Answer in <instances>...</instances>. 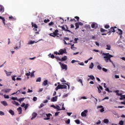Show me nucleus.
I'll return each mask as SVG.
<instances>
[{"instance_id": "62", "label": "nucleus", "mask_w": 125, "mask_h": 125, "mask_svg": "<svg viewBox=\"0 0 125 125\" xmlns=\"http://www.w3.org/2000/svg\"><path fill=\"white\" fill-rule=\"evenodd\" d=\"M97 68H98V69L99 70H102V67L101 66H100V65H98V66H97Z\"/></svg>"}, {"instance_id": "5", "label": "nucleus", "mask_w": 125, "mask_h": 125, "mask_svg": "<svg viewBox=\"0 0 125 125\" xmlns=\"http://www.w3.org/2000/svg\"><path fill=\"white\" fill-rule=\"evenodd\" d=\"M59 63L60 64L61 68H62L63 70H67V64H62V62H59Z\"/></svg>"}, {"instance_id": "42", "label": "nucleus", "mask_w": 125, "mask_h": 125, "mask_svg": "<svg viewBox=\"0 0 125 125\" xmlns=\"http://www.w3.org/2000/svg\"><path fill=\"white\" fill-rule=\"evenodd\" d=\"M69 94H70V93H67L65 95H63L62 96V98H66V97H68V95H69Z\"/></svg>"}, {"instance_id": "49", "label": "nucleus", "mask_w": 125, "mask_h": 125, "mask_svg": "<svg viewBox=\"0 0 125 125\" xmlns=\"http://www.w3.org/2000/svg\"><path fill=\"white\" fill-rule=\"evenodd\" d=\"M78 23L79 24V26H83V23L82 22H78Z\"/></svg>"}, {"instance_id": "32", "label": "nucleus", "mask_w": 125, "mask_h": 125, "mask_svg": "<svg viewBox=\"0 0 125 125\" xmlns=\"http://www.w3.org/2000/svg\"><path fill=\"white\" fill-rule=\"evenodd\" d=\"M25 100V98H20L17 100V101H19L21 103V102H23V101Z\"/></svg>"}, {"instance_id": "16", "label": "nucleus", "mask_w": 125, "mask_h": 125, "mask_svg": "<svg viewBox=\"0 0 125 125\" xmlns=\"http://www.w3.org/2000/svg\"><path fill=\"white\" fill-rule=\"evenodd\" d=\"M46 116L47 117L44 118V120H50V116H51V114H46Z\"/></svg>"}, {"instance_id": "9", "label": "nucleus", "mask_w": 125, "mask_h": 125, "mask_svg": "<svg viewBox=\"0 0 125 125\" xmlns=\"http://www.w3.org/2000/svg\"><path fill=\"white\" fill-rule=\"evenodd\" d=\"M103 55H105V57H109V58H111V57H114V56L112 55H110L109 53H103Z\"/></svg>"}, {"instance_id": "60", "label": "nucleus", "mask_w": 125, "mask_h": 125, "mask_svg": "<svg viewBox=\"0 0 125 125\" xmlns=\"http://www.w3.org/2000/svg\"><path fill=\"white\" fill-rule=\"evenodd\" d=\"M56 24H60V20H57V21H56Z\"/></svg>"}, {"instance_id": "63", "label": "nucleus", "mask_w": 125, "mask_h": 125, "mask_svg": "<svg viewBox=\"0 0 125 125\" xmlns=\"http://www.w3.org/2000/svg\"><path fill=\"white\" fill-rule=\"evenodd\" d=\"M65 123L67 124V125H69V124H70V119H68V120L66 121Z\"/></svg>"}, {"instance_id": "51", "label": "nucleus", "mask_w": 125, "mask_h": 125, "mask_svg": "<svg viewBox=\"0 0 125 125\" xmlns=\"http://www.w3.org/2000/svg\"><path fill=\"white\" fill-rule=\"evenodd\" d=\"M49 35L51 37H53V38H55V37H56L54 34H53V33H51L49 34Z\"/></svg>"}, {"instance_id": "47", "label": "nucleus", "mask_w": 125, "mask_h": 125, "mask_svg": "<svg viewBox=\"0 0 125 125\" xmlns=\"http://www.w3.org/2000/svg\"><path fill=\"white\" fill-rule=\"evenodd\" d=\"M61 110H66V108H65V107H64V104H62V108H61Z\"/></svg>"}, {"instance_id": "27", "label": "nucleus", "mask_w": 125, "mask_h": 125, "mask_svg": "<svg viewBox=\"0 0 125 125\" xmlns=\"http://www.w3.org/2000/svg\"><path fill=\"white\" fill-rule=\"evenodd\" d=\"M104 87L105 88V90L106 91H108V92H110V90H109V88H107V87H106V83H104Z\"/></svg>"}, {"instance_id": "12", "label": "nucleus", "mask_w": 125, "mask_h": 125, "mask_svg": "<svg viewBox=\"0 0 125 125\" xmlns=\"http://www.w3.org/2000/svg\"><path fill=\"white\" fill-rule=\"evenodd\" d=\"M61 83H65V84H67V85L68 86V89H70V85H69V84L66 83V81H65V80H64V79H62L61 80Z\"/></svg>"}, {"instance_id": "35", "label": "nucleus", "mask_w": 125, "mask_h": 125, "mask_svg": "<svg viewBox=\"0 0 125 125\" xmlns=\"http://www.w3.org/2000/svg\"><path fill=\"white\" fill-rule=\"evenodd\" d=\"M106 49H107V50H110L111 49V45L110 44H107L106 45Z\"/></svg>"}, {"instance_id": "53", "label": "nucleus", "mask_w": 125, "mask_h": 125, "mask_svg": "<svg viewBox=\"0 0 125 125\" xmlns=\"http://www.w3.org/2000/svg\"><path fill=\"white\" fill-rule=\"evenodd\" d=\"M41 82H42V79H37L36 80L37 83H41Z\"/></svg>"}, {"instance_id": "55", "label": "nucleus", "mask_w": 125, "mask_h": 125, "mask_svg": "<svg viewBox=\"0 0 125 125\" xmlns=\"http://www.w3.org/2000/svg\"><path fill=\"white\" fill-rule=\"evenodd\" d=\"M89 78H90V79H95V78L94 77V76H93V75H90L88 76Z\"/></svg>"}, {"instance_id": "33", "label": "nucleus", "mask_w": 125, "mask_h": 125, "mask_svg": "<svg viewBox=\"0 0 125 125\" xmlns=\"http://www.w3.org/2000/svg\"><path fill=\"white\" fill-rule=\"evenodd\" d=\"M9 113H10V114H11V115H12V116L14 115V111L11 109L9 110Z\"/></svg>"}, {"instance_id": "58", "label": "nucleus", "mask_w": 125, "mask_h": 125, "mask_svg": "<svg viewBox=\"0 0 125 125\" xmlns=\"http://www.w3.org/2000/svg\"><path fill=\"white\" fill-rule=\"evenodd\" d=\"M12 100H18V99L17 98V97H12Z\"/></svg>"}, {"instance_id": "64", "label": "nucleus", "mask_w": 125, "mask_h": 125, "mask_svg": "<svg viewBox=\"0 0 125 125\" xmlns=\"http://www.w3.org/2000/svg\"><path fill=\"white\" fill-rule=\"evenodd\" d=\"M33 43H35V41H30L29 42V44H33Z\"/></svg>"}, {"instance_id": "4", "label": "nucleus", "mask_w": 125, "mask_h": 125, "mask_svg": "<svg viewBox=\"0 0 125 125\" xmlns=\"http://www.w3.org/2000/svg\"><path fill=\"white\" fill-rule=\"evenodd\" d=\"M34 73H35V71H32V73L29 72V73H26V76H27L28 77V79L29 78H33V77H35V75H34Z\"/></svg>"}, {"instance_id": "20", "label": "nucleus", "mask_w": 125, "mask_h": 125, "mask_svg": "<svg viewBox=\"0 0 125 125\" xmlns=\"http://www.w3.org/2000/svg\"><path fill=\"white\" fill-rule=\"evenodd\" d=\"M0 19L2 20L3 23L4 24V26H5V19H4V17L0 16Z\"/></svg>"}, {"instance_id": "61", "label": "nucleus", "mask_w": 125, "mask_h": 125, "mask_svg": "<svg viewBox=\"0 0 125 125\" xmlns=\"http://www.w3.org/2000/svg\"><path fill=\"white\" fill-rule=\"evenodd\" d=\"M28 107H29V104H27L24 106L25 110L27 109V108H28Z\"/></svg>"}, {"instance_id": "17", "label": "nucleus", "mask_w": 125, "mask_h": 125, "mask_svg": "<svg viewBox=\"0 0 125 125\" xmlns=\"http://www.w3.org/2000/svg\"><path fill=\"white\" fill-rule=\"evenodd\" d=\"M61 28H62V30L65 31V32H68L69 33H71L70 30H69V29H66V28L64 26H61Z\"/></svg>"}, {"instance_id": "3", "label": "nucleus", "mask_w": 125, "mask_h": 125, "mask_svg": "<svg viewBox=\"0 0 125 125\" xmlns=\"http://www.w3.org/2000/svg\"><path fill=\"white\" fill-rule=\"evenodd\" d=\"M65 88H67V86L66 85L59 84L55 89L56 90H58V89H64Z\"/></svg>"}, {"instance_id": "8", "label": "nucleus", "mask_w": 125, "mask_h": 125, "mask_svg": "<svg viewBox=\"0 0 125 125\" xmlns=\"http://www.w3.org/2000/svg\"><path fill=\"white\" fill-rule=\"evenodd\" d=\"M116 32V30L113 27H111L110 29H108V32H107L108 34H111V33H115Z\"/></svg>"}, {"instance_id": "31", "label": "nucleus", "mask_w": 125, "mask_h": 125, "mask_svg": "<svg viewBox=\"0 0 125 125\" xmlns=\"http://www.w3.org/2000/svg\"><path fill=\"white\" fill-rule=\"evenodd\" d=\"M107 30L104 29H103V28H101V29H100V32H101V33H104V32H107Z\"/></svg>"}, {"instance_id": "57", "label": "nucleus", "mask_w": 125, "mask_h": 125, "mask_svg": "<svg viewBox=\"0 0 125 125\" xmlns=\"http://www.w3.org/2000/svg\"><path fill=\"white\" fill-rule=\"evenodd\" d=\"M33 101H37V100H38V98H37L36 97H34L33 98Z\"/></svg>"}, {"instance_id": "23", "label": "nucleus", "mask_w": 125, "mask_h": 125, "mask_svg": "<svg viewBox=\"0 0 125 125\" xmlns=\"http://www.w3.org/2000/svg\"><path fill=\"white\" fill-rule=\"evenodd\" d=\"M1 104H2L3 106H7L8 105V104H7V102L5 101L1 102Z\"/></svg>"}, {"instance_id": "7", "label": "nucleus", "mask_w": 125, "mask_h": 125, "mask_svg": "<svg viewBox=\"0 0 125 125\" xmlns=\"http://www.w3.org/2000/svg\"><path fill=\"white\" fill-rule=\"evenodd\" d=\"M118 30L117 34L120 36V38L122 39V37H123V30L120 28H118Z\"/></svg>"}, {"instance_id": "44", "label": "nucleus", "mask_w": 125, "mask_h": 125, "mask_svg": "<svg viewBox=\"0 0 125 125\" xmlns=\"http://www.w3.org/2000/svg\"><path fill=\"white\" fill-rule=\"evenodd\" d=\"M55 58H56V59H57V60H59V61H61V59L60 58H59V57H58V56H56L55 57Z\"/></svg>"}, {"instance_id": "43", "label": "nucleus", "mask_w": 125, "mask_h": 125, "mask_svg": "<svg viewBox=\"0 0 125 125\" xmlns=\"http://www.w3.org/2000/svg\"><path fill=\"white\" fill-rule=\"evenodd\" d=\"M4 112L2 111H0V116H4Z\"/></svg>"}, {"instance_id": "19", "label": "nucleus", "mask_w": 125, "mask_h": 125, "mask_svg": "<svg viewBox=\"0 0 125 125\" xmlns=\"http://www.w3.org/2000/svg\"><path fill=\"white\" fill-rule=\"evenodd\" d=\"M32 27H34L35 28V31H38L37 29H38V25L36 23H34L33 22L31 23Z\"/></svg>"}, {"instance_id": "37", "label": "nucleus", "mask_w": 125, "mask_h": 125, "mask_svg": "<svg viewBox=\"0 0 125 125\" xmlns=\"http://www.w3.org/2000/svg\"><path fill=\"white\" fill-rule=\"evenodd\" d=\"M104 124H108L109 120L108 119H105L104 120Z\"/></svg>"}, {"instance_id": "30", "label": "nucleus", "mask_w": 125, "mask_h": 125, "mask_svg": "<svg viewBox=\"0 0 125 125\" xmlns=\"http://www.w3.org/2000/svg\"><path fill=\"white\" fill-rule=\"evenodd\" d=\"M6 76H11V74H12V72H8L7 71H5Z\"/></svg>"}, {"instance_id": "40", "label": "nucleus", "mask_w": 125, "mask_h": 125, "mask_svg": "<svg viewBox=\"0 0 125 125\" xmlns=\"http://www.w3.org/2000/svg\"><path fill=\"white\" fill-rule=\"evenodd\" d=\"M50 55H51L50 58H52V59H54V58H55V56H54V55H53V54L51 55V53H50V54H49L48 56H49Z\"/></svg>"}, {"instance_id": "54", "label": "nucleus", "mask_w": 125, "mask_h": 125, "mask_svg": "<svg viewBox=\"0 0 125 125\" xmlns=\"http://www.w3.org/2000/svg\"><path fill=\"white\" fill-rule=\"evenodd\" d=\"M119 125H124V121H120L119 122Z\"/></svg>"}, {"instance_id": "41", "label": "nucleus", "mask_w": 125, "mask_h": 125, "mask_svg": "<svg viewBox=\"0 0 125 125\" xmlns=\"http://www.w3.org/2000/svg\"><path fill=\"white\" fill-rule=\"evenodd\" d=\"M47 84V80H45L43 82V85H46Z\"/></svg>"}, {"instance_id": "10", "label": "nucleus", "mask_w": 125, "mask_h": 125, "mask_svg": "<svg viewBox=\"0 0 125 125\" xmlns=\"http://www.w3.org/2000/svg\"><path fill=\"white\" fill-rule=\"evenodd\" d=\"M32 118H31V120H34V119H36L37 118V116H38V114L36 112H33L32 114Z\"/></svg>"}, {"instance_id": "18", "label": "nucleus", "mask_w": 125, "mask_h": 125, "mask_svg": "<svg viewBox=\"0 0 125 125\" xmlns=\"http://www.w3.org/2000/svg\"><path fill=\"white\" fill-rule=\"evenodd\" d=\"M67 60V56H64L61 59V62H63V61H66Z\"/></svg>"}, {"instance_id": "46", "label": "nucleus", "mask_w": 125, "mask_h": 125, "mask_svg": "<svg viewBox=\"0 0 125 125\" xmlns=\"http://www.w3.org/2000/svg\"><path fill=\"white\" fill-rule=\"evenodd\" d=\"M104 28H105V29H109V28H110V25H109L108 24H106L104 26Z\"/></svg>"}, {"instance_id": "22", "label": "nucleus", "mask_w": 125, "mask_h": 125, "mask_svg": "<svg viewBox=\"0 0 125 125\" xmlns=\"http://www.w3.org/2000/svg\"><path fill=\"white\" fill-rule=\"evenodd\" d=\"M0 12H4V8L1 5H0Z\"/></svg>"}, {"instance_id": "25", "label": "nucleus", "mask_w": 125, "mask_h": 125, "mask_svg": "<svg viewBox=\"0 0 125 125\" xmlns=\"http://www.w3.org/2000/svg\"><path fill=\"white\" fill-rule=\"evenodd\" d=\"M10 90H11V89H6L2 90L1 91H4V92H5V93H7V92H10Z\"/></svg>"}, {"instance_id": "15", "label": "nucleus", "mask_w": 125, "mask_h": 125, "mask_svg": "<svg viewBox=\"0 0 125 125\" xmlns=\"http://www.w3.org/2000/svg\"><path fill=\"white\" fill-rule=\"evenodd\" d=\"M64 53H65V50L61 49L60 50H59V55H63Z\"/></svg>"}, {"instance_id": "28", "label": "nucleus", "mask_w": 125, "mask_h": 125, "mask_svg": "<svg viewBox=\"0 0 125 125\" xmlns=\"http://www.w3.org/2000/svg\"><path fill=\"white\" fill-rule=\"evenodd\" d=\"M13 104H14V105H16V106H20V104L18 103V102H17L16 101H13L12 102Z\"/></svg>"}, {"instance_id": "45", "label": "nucleus", "mask_w": 125, "mask_h": 125, "mask_svg": "<svg viewBox=\"0 0 125 125\" xmlns=\"http://www.w3.org/2000/svg\"><path fill=\"white\" fill-rule=\"evenodd\" d=\"M4 98H5L6 99H9V96L7 95H4Z\"/></svg>"}, {"instance_id": "52", "label": "nucleus", "mask_w": 125, "mask_h": 125, "mask_svg": "<svg viewBox=\"0 0 125 125\" xmlns=\"http://www.w3.org/2000/svg\"><path fill=\"white\" fill-rule=\"evenodd\" d=\"M52 25H54V22L51 21L50 23H49V26H52Z\"/></svg>"}, {"instance_id": "11", "label": "nucleus", "mask_w": 125, "mask_h": 125, "mask_svg": "<svg viewBox=\"0 0 125 125\" xmlns=\"http://www.w3.org/2000/svg\"><path fill=\"white\" fill-rule=\"evenodd\" d=\"M97 89L99 93H101V90L103 89V87L100 85L97 87Z\"/></svg>"}, {"instance_id": "24", "label": "nucleus", "mask_w": 125, "mask_h": 125, "mask_svg": "<svg viewBox=\"0 0 125 125\" xmlns=\"http://www.w3.org/2000/svg\"><path fill=\"white\" fill-rule=\"evenodd\" d=\"M58 32H59V30H58V29H56L55 32H53V35H54L56 37H59L58 36H57V35H58Z\"/></svg>"}, {"instance_id": "39", "label": "nucleus", "mask_w": 125, "mask_h": 125, "mask_svg": "<svg viewBox=\"0 0 125 125\" xmlns=\"http://www.w3.org/2000/svg\"><path fill=\"white\" fill-rule=\"evenodd\" d=\"M9 19L10 20H12V21H13V20H16V19H15L14 17H12V16H10V17H9Z\"/></svg>"}, {"instance_id": "13", "label": "nucleus", "mask_w": 125, "mask_h": 125, "mask_svg": "<svg viewBox=\"0 0 125 125\" xmlns=\"http://www.w3.org/2000/svg\"><path fill=\"white\" fill-rule=\"evenodd\" d=\"M104 59H107V60H108V61H109V62H110V63H112V64H113V65H114V62H113V61H112V60H111V58H110L109 57L104 56Z\"/></svg>"}, {"instance_id": "1", "label": "nucleus", "mask_w": 125, "mask_h": 125, "mask_svg": "<svg viewBox=\"0 0 125 125\" xmlns=\"http://www.w3.org/2000/svg\"><path fill=\"white\" fill-rule=\"evenodd\" d=\"M115 92L117 95H118V96H120V100H122V99H125V95L123 94L122 93H119V90L115 91Z\"/></svg>"}, {"instance_id": "59", "label": "nucleus", "mask_w": 125, "mask_h": 125, "mask_svg": "<svg viewBox=\"0 0 125 125\" xmlns=\"http://www.w3.org/2000/svg\"><path fill=\"white\" fill-rule=\"evenodd\" d=\"M75 123H76L77 124V125H80V120H77L75 121Z\"/></svg>"}, {"instance_id": "21", "label": "nucleus", "mask_w": 125, "mask_h": 125, "mask_svg": "<svg viewBox=\"0 0 125 125\" xmlns=\"http://www.w3.org/2000/svg\"><path fill=\"white\" fill-rule=\"evenodd\" d=\"M98 27V26H97V25L95 24V23H93L91 24V28H92L93 29H96V28H97Z\"/></svg>"}, {"instance_id": "50", "label": "nucleus", "mask_w": 125, "mask_h": 125, "mask_svg": "<svg viewBox=\"0 0 125 125\" xmlns=\"http://www.w3.org/2000/svg\"><path fill=\"white\" fill-rule=\"evenodd\" d=\"M78 82L82 83V85H83V80H82V79H79Z\"/></svg>"}, {"instance_id": "34", "label": "nucleus", "mask_w": 125, "mask_h": 125, "mask_svg": "<svg viewBox=\"0 0 125 125\" xmlns=\"http://www.w3.org/2000/svg\"><path fill=\"white\" fill-rule=\"evenodd\" d=\"M75 27H76L75 30H77V29H79L80 28V25L78 22L75 23Z\"/></svg>"}, {"instance_id": "26", "label": "nucleus", "mask_w": 125, "mask_h": 125, "mask_svg": "<svg viewBox=\"0 0 125 125\" xmlns=\"http://www.w3.org/2000/svg\"><path fill=\"white\" fill-rule=\"evenodd\" d=\"M6 25L7 26L8 28H9V29H11V28H12V25H11V23H10V22H8L6 24Z\"/></svg>"}, {"instance_id": "14", "label": "nucleus", "mask_w": 125, "mask_h": 125, "mask_svg": "<svg viewBox=\"0 0 125 125\" xmlns=\"http://www.w3.org/2000/svg\"><path fill=\"white\" fill-rule=\"evenodd\" d=\"M58 98V96H56L55 97H53L51 99V101H52V102H56V101H57Z\"/></svg>"}, {"instance_id": "2", "label": "nucleus", "mask_w": 125, "mask_h": 125, "mask_svg": "<svg viewBox=\"0 0 125 125\" xmlns=\"http://www.w3.org/2000/svg\"><path fill=\"white\" fill-rule=\"evenodd\" d=\"M88 113V110L85 109L81 113V116L83 118H85L87 117Z\"/></svg>"}, {"instance_id": "29", "label": "nucleus", "mask_w": 125, "mask_h": 125, "mask_svg": "<svg viewBox=\"0 0 125 125\" xmlns=\"http://www.w3.org/2000/svg\"><path fill=\"white\" fill-rule=\"evenodd\" d=\"M17 110L18 111L19 114L22 113V108L21 107H20L19 108H18Z\"/></svg>"}, {"instance_id": "48", "label": "nucleus", "mask_w": 125, "mask_h": 125, "mask_svg": "<svg viewBox=\"0 0 125 125\" xmlns=\"http://www.w3.org/2000/svg\"><path fill=\"white\" fill-rule=\"evenodd\" d=\"M50 21V20H49L48 19H47V20L45 19L44 20V23H48V22H49Z\"/></svg>"}, {"instance_id": "38", "label": "nucleus", "mask_w": 125, "mask_h": 125, "mask_svg": "<svg viewBox=\"0 0 125 125\" xmlns=\"http://www.w3.org/2000/svg\"><path fill=\"white\" fill-rule=\"evenodd\" d=\"M75 44H73L72 45H71V49H72L73 50H76V49H77V48L74 47Z\"/></svg>"}, {"instance_id": "6", "label": "nucleus", "mask_w": 125, "mask_h": 125, "mask_svg": "<svg viewBox=\"0 0 125 125\" xmlns=\"http://www.w3.org/2000/svg\"><path fill=\"white\" fill-rule=\"evenodd\" d=\"M51 107H52L54 108V109H56L57 111H61V108H60V106L57 104L55 105H51Z\"/></svg>"}, {"instance_id": "36", "label": "nucleus", "mask_w": 125, "mask_h": 125, "mask_svg": "<svg viewBox=\"0 0 125 125\" xmlns=\"http://www.w3.org/2000/svg\"><path fill=\"white\" fill-rule=\"evenodd\" d=\"M94 66V64H93V62H91L89 65V68L93 69Z\"/></svg>"}, {"instance_id": "56", "label": "nucleus", "mask_w": 125, "mask_h": 125, "mask_svg": "<svg viewBox=\"0 0 125 125\" xmlns=\"http://www.w3.org/2000/svg\"><path fill=\"white\" fill-rule=\"evenodd\" d=\"M101 113H103V112H104V108L103 107L100 110Z\"/></svg>"}]
</instances>
